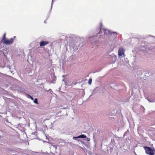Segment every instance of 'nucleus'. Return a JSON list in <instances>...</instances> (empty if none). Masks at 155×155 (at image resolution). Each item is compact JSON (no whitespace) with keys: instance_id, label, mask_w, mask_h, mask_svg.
Masks as SVG:
<instances>
[{"instance_id":"5","label":"nucleus","mask_w":155,"mask_h":155,"mask_svg":"<svg viewBox=\"0 0 155 155\" xmlns=\"http://www.w3.org/2000/svg\"><path fill=\"white\" fill-rule=\"evenodd\" d=\"M110 58L112 60V63H115L117 59V56L114 54H112L110 55Z\"/></svg>"},{"instance_id":"6","label":"nucleus","mask_w":155,"mask_h":155,"mask_svg":"<svg viewBox=\"0 0 155 155\" xmlns=\"http://www.w3.org/2000/svg\"><path fill=\"white\" fill-rule=\"evenodd\" d=\"M49 43L48 41H41L40 43V47L44 46Z\"/></svg>"},{"instance_id":"3","label":"nucleus","mask_w":155,"mask_h":155,"mask_svg":"<svg viewBox=\"0 0 155 155\" xmlns=\"http://www.w3.org/2000/svg\"><path fill=\"white\" fill-rule=\"evenodd\" d=\"M3 44L7 45H9L12 44L13 41V39L11 38L10 39H6V40H2Z\"/></svg>"},{"instance_id":"12","label":"nucleus","mask_w":155,"mask_h":155,"mask_svg":"<svg viewBox=\"0 0 155 155\" xmlns=\"http://www.w3.org/2000/svg\"><path fill=\"white\" fill-rule=\"evenodd\" d=\"M33 102L35 104H38V99L37 98H35V100Z\"/></svg>"},{"instance_id":"20","label":"nucleus","mask_w":155,"mask_h":155,"mask_svg":"<svg viewBox=\"0 0 155 155\" xmlns=\"http://www.w3.org/2000/svg\"><path fill=\"white\" fill-rule=\"evenodd\" d=\"M66 109V108H64H64H62V109Z\"/></svg>"},{"instance_id":"8","label":"nucleus","mask_w":155,"mask_h":155,"mask_svg":"<svg viewBox=\"0 0 155 155\" xmlns=\"http://www.w3.org/2000/svg\"><path fill=\"white\" fill-rule=\"evenodd\" d=\"M101 41H97L96 40L94 41L93 44L96 46H98V45L99 44V43Z\"/></svg>"},{"instance_id":"21","label":"nucleus","mask_w":155,"mask_h":155,"mask_svg":"<svg viewBox=\"0 0 155 155\" xmlns=\"http://www.w3.org/2000/svg\"><path fill=\"white\" fill-rule=\"evenodd\" d=\"M44 22H45V23H46V21H44Z\"/></svg>"},{"instance_id":"16","label":"nucleus","mask_w":155,"mask_h":155,"mask_svg":"<svg viewBox=\"0 0 155 155\" xmlns=\"http://www.w3.org/2000/svg\"><path fill=\"white\" fill-rule=\"evenodd\" d=\"M147 100H148V101H149V102H155V100H152V101H150V100H148V99Z\"/></svg>"},{"instance_id":"4","label":"nucleus","mask_w":155,"mask_h":155,"mask_svg":"<svg viewBox=\"0 0 155 155\" xmlns=\"http://www.w3.org/2000/svg\"><path fill=\"white\" fill-rule=\"evenodd\" d=\"M124 49L122 47L120 48L118 51V55L122 58L124 57Z\"/></svg>"},{"instance_id":"18","label":"nucleus","mask_w":155,"mask_h":155,"mask_svg":"<svg viewBox=\"0 0 155 155\" xmlns=\"http://www.w3.org/2000/svg\"><path fill=\"white\" fill-rule=\"evenodd\" d=\"M53 147L55 148V149H56L57 148V147H56V146H55V145H53Z\"/></svg>"},{"instance_id":"2","label":"nucleus","mask_w":155,"mask_h":155,"mask_svg":"<svg viewBox=\"0 0 155 155\" xmlns=\"http://www.w3.org/2000/svg\"><path fill=\"white\" fill-rule=\"evenodd\" d=\"M143 148L146 151V153L149 155H154L155 153V150L153 149L146 146H143Z\"/></svg>"},{"instance_id":"7","label":"nucleus","mask_w":155,"mask_h":155,"mask_svg":"<svg viewBox=\"0 0 155 155\" xmlns=\"http://www.w3.org/2000/svg\"><path fill=\"white\" fill-rule=\"evenodd\" d=\"M87 137L84 134H81L78 137H73V139H76L77 138H86Z\"/></svg>"},{"instance_id":"1","label":"nucleus","mask_w":155,"mask_h":155,"mask_svg":"<svg viewBox=\"0 0 155 155\" xmlns=\"http://www.w3.org/2000/svg\"><path fill=\"white\" fill-rule=\"evenodd\" d=\"M103 27V25L101 23L100 24L98 28H97V31L96 33L97 35V36L100 34L101 33H102V31L104 33V37L102 35L101 36V38L103 39H105L106 38H108L110 40H111L112 38L114 39L117 36V33L115 32H113L112 31L108 29L104 28L102 29Z\"/></svg>"},{"instance_id":"11","label":"nucleus","mask_w":155,"mask_h":155,"mask_svg":"<svg viewBox=\"0 0 155 155\" xmlns=\"http://www.w3.org/2000/svg\"><path fill=\"white\" fill-rule=\"evenodd\" d=\"M27 96L28 98H30L32 100H34V98L33 97L29 94H28Z\"/></svg>"},{"instance_id":"17","label":"nucleus","mask_w":155,"mask_h":155,"mask_svg":"<svg viewBox=\"0 0 155 155\" xmlns=\"http://www.w3.org/2000/svg\"><path fill=\"white\" fill-rule=\"evenodd\" d=\"M53 0H52V2H51V10L52 8V5H53Z\"/></svg>"},{"instance_id":"19","label":"nucleus","mask_w":155,"mask_h":155,"mask_svg":"<svg viewBox=\"0 0 155 155\" xmlns=\"http://www.w3.org/2000/svg\"><path fill=\"white\" fill-rule=\"evenodd\" d=\"M87 141H89L90 140V139L89 138H87Z\"/></svg>"},{"instance_id":"13","label":"nucleus","mask_w":155,"mask_h":155,"mask_svg":"<svg viewBox=\"0 0 155 155\" xmlns=\"http://www.w3.org/2000/svg\"><path fill=\"white\" fill-rule=\"evenodd\" d=\"M92 80L91 78H90L88 80V84H91L92 82Z\"/></svg>"},{"instance_id":"9","label":"nucleus","mask_w":155,"mask_h":155,"mask_svg":"<svg viewBox=\"0 0 155 155\" xmlns=\"http://www.w3.org/2000/svg\"><path fill=\"white\" fill-rule=\"evenodd\" d=\"M74 46H73L74 51H76L78 49V48L77 47V46L78 45V42L75 43L74 44Z\"/></svg>"},{"instance_id":"15","label":"nucleus","mask_w":155,"mask_h":155,"mask_svg":"<svg viewBox=\"0 0 155 155\" xmlns=\"http://www.w3.org/2000/svg\"><path fill=\"white\" fill-rule=\"evenodd\" d=\"M6 40V38H5V35H4L3 36V38L2 39V40Z\"/></svg>"},{"instance_id":"14","label":"nucleus","mask_w":155,"mask_h":155,"mask_svg":"<svg viewBox=\"0 0 155 155\" xmlns=\"http://www.w3.org/2000/svg\"><path fill=\"white\" fill-rule=\"evenodd\" d=\"M47 91L51 94H52L53 92L51 89H49Z\"/></svg>"},{"instance_id":"10","label":"nucleus","mask_w":155,"mask_h":155,"mask_svg":"<svg viewBox=\"0 0 155 155\" xmlns=\"http://www.w3.org/2000/svg\"><path fill=\"white\" fill-rule=\"evenodd\" d=\"M4 44H3V42H2V40L0 42V52H2L1 49H2L4 47L3 45Z\"/></svg>"},{"instance_id":"22","label":"nucleus","mask_w":155,"mask_h":155,"mask_svg":"<svg viewBox=\"0 0 155 155\" xmlns=\"http://www.w3.org/2000/svg\"><path fill=\"white\" fill-rule=\"evenodd\" d=\"M13 155H16V154H13Z\"/></svg>"}]
</instances>
